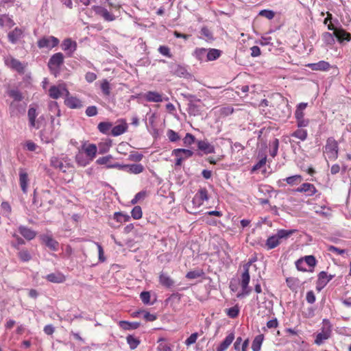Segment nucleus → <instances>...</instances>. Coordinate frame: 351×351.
Masks as SVG:
<instances>
[{
    "instance_id": "1",
    "label": "nucleus",
    "mask_w": 351,
    "mask_h": 351,
    "mask_svg": "<svg viewBox=\"0 0 351 351\" xmlns=\"http://www.w3.org/2000/svg\"><path fill=\"white\" fill-rule=\"evenodd\" d=\"M298 230L295 229H280L278 230L276 234H273L267 238L265 242V247L267 250H272L278 246L282 240H287Z\"/></svg>"
},
{
    "instance_id": "2",
    "label": "nucleus",
    "mask_w": 351,
    "mask_h": 351,
    "mask_svg": "<svg viewBox=\"0 0 351 351\" xmlns=\"http://www.w3.org/2000/svg\"><path fill=\"white\" fill-rule=\"evenodd\" d=\"M252 262V261H250L243 265V272L241 274V281L242 291L241 293L237 294V298H243L246 295H248L252 291V289L248 287L250 280L249 269Z\"/></svg>"
},
{
    "instance_id": "3",
    "label": "nucleus",
    "mask_w": 351,
    "mask_h": 351,
    "mask_svg": "<svg viewBox=\"0 0 351 351\" xmlns=\"http://www.w3.org/2000/svg\"><path fill=\"white\" fill-rule=\"evenodd\" d=\"M64 64V56L61 52L54 53L48 62V67L51 73L56 75L59 73L60 66Z\"/></svg>"
},
{
    "instance_id": "4",
    "label": "nucleus",
    "mask_w": 351,
    "mask_h": 351,
    "mask_svg": "<svg viewBox=\"0 0 351 351\" xmlns=\"http://www.w3.org/2000/svg\"><path fill=\"white\" fill-rule=\"evenodd\" d=\"M60 40L58 38L53 36H45L37 41V46L39 49L46 48L51 49L58 46Z\"/></svg>"
},
{
    "instance_id": "5",
    "label": "nucleus",
    "mask_w": 351,
    "mask_h": 351,
    "mask_svg": "<svg viewBox=\"0 0 351 351\" xmlns=\"http://www.w3.org/2000/svg\"><path fill=\"white\" fill-rule=\"evenodd\" d=\"M338 144L333 138H328L325 145V152L330 159L335 160L338 157Z\"/></svg>"
},
{
    "instance_id": "6",
    "label": "nucleus",
    "mask_w": 351,
    "mask_h": 351,
    "mask_svg": "<svg viewBox=\"0 0 351 351\" xmlns=\"http://www.w3.org/2000/svg\"><path fill=\"white\" fill-rule=\"evenodd\" d=\"M62 90L65 93L66 98L64 104L67 107L71 109H79L83 106L81 100L75 97L71 96L67 88H63Z\"/></svg>"
},
{
    "instance_id": "7",
    "label": "nucleus",
    "mask_w": 351,
    "mask_h": 351,
    "mask_svg": "<svg viewBox=\"0 0 351 351\" xmlns=\"http://www.w3.org/2000/svg\"><path fill=\"white\" fill-rule=\"evenodd\" d=\"M5 63L9 68L17 71L20 74L25 73L27 64H23L21 61L13 57L6 59Z\"/></svg>"
},
{
    "instance_id": "8",
    "label": "nucleus",
    "mask_w": 351,
    "mask_h": 351,
    "mask_svg": "<svg viewBox=\"0 0 351 351\" xmlns=\"http://www.w3.org/2000/svg\"><path fill=\"white\" fill-rule=\"evenodd\" d=\"M337 41L341 45H344L351 40V34L346 32L341 25L338 27V30L335 32Z\"/></svg>"
},
{
    "instance_id": "9",
    "label": "nucleus",
    "mask_w": 351,
    "mask_h": 351,
    "mask_svg": "<svg viewBox=\"0 0 351 351\" xmlns=\"http://www.w3.org/2000/svg\"><path fill=\"white\" fill-rule=\"evenodd\" d=\"M38 116L36 109L34 107H30L27 112V117L29 119V125L30 128L38 129L40 127V120L43 117H40L36 121V119Z\"/></svg>"
},
{
    "instance_id": "10",
    "label": "nucleus",
    "mask_w": 351,
    "mask_h": 351,
    "mask_svg": "<svg viewBox=\"0 0 351 351\" xmlns=\"http://www.w3.org/2000/svg\"><path fill=\"white\" fill-rule=\"evenodd\" d=\"M93 9L96 14L102 17L104 19V20L106 21H108V22L113 21L116 19V17L114 14L110 13L106 8H105L102 6L95 5L93 8Z\"/></svg>"
},
{
    "instance_id": "11",
    "label": "nucleus",
    "mask_w": 351,
    "mask_h": 351,
    "mask_svg": "<svg viewBox=\"0 0 351 351\" xmlns=\"http://www.w3.org/2000/svg\"><path fill=\"white\" fill-rule=\"evenodd\" d=\"M61 47L69 56H71L77 49V43L68 38L62 41Z\"/></svg>"
},
{
    "instance_id": "12",
    "label": "nucleus",
    "mask_w": 351,
    "mask_h": 351,
    "mask_svg": "<svg viewBox=\"0 0 351 351\" xmlns=\"http://www.w3.org/2000/svg\"><path fill=\"white\" fill-rule=\"evenodd\" d=\"M295 192L304 193L308 196H313L317 193V189L313 184L303 183L300 187L295 189Z\"/></svg>"
},
{
    "instance_id": "13",
    "label": "nucleus",
    "mask_w": 351,
    "mask_h": 351,
    "mask_svg": "<svg viewBox=\"0 0 351 351\" xmlns=\"http://www.w3.org/2000/svg\"><path fill=\"white\" fill-rule=\"evenodd\" d=\"M208 199V191L206 188L200 189L193 198V203L199 206L203 204L204 201Z\"/></svg>"
},
{
    "instance_id": "14",
    "label": "nucleus",
    "mask_w": 351,
    "mask_h": 351,
    "mask_svg": "<svg viewBox=\"0 0 351 351\" xmlns=\"http://www.w3.org/2000/svg\"><path fill=\"white\" fill-rule=\"evenodd\" d=\"M23 36V30L19 27H15L8 34L9 42L12 44H16Z\"/></svg>"
},
{
    "instance_id": "15",
    "label": "nucleus",
    "mask_w": 351,
    "mask_h": 351,
    "mask_svg": "<svg viewBox=\"0 0 351 351\" xmlns=\"http://www.w3.org/2000/svg\"><path fill=\"white\" fill-rule=\"evenodd\" d=\"M334 277L335 275H328L324 271L319 272L318 274L317 285L321 287L318 289L320 290L324 288Z\"/></svg>"
},
{
    "instance_id": "16",
    "label": "nucleus",
    "mask_w": 351,
    "mask_h": 351,
    "mask_svg": "<svg viewBox=\"0 0 351 351\" xmlns=\"http://www.w3.org/2000/svg\"><path fill=\"white\" fill-rule=\"evenodd\" d=\"M197 145L198 149L205 154L215 153V147L207 141H197Z\"/></svg>"
},
{
    "instance_id": "17",
    "label": "nucleus",
    "mask_w": 351,
    "mask_h": 351,
    "mask_svg": "<svg viewBox=\"0 0 351 351\" xmlns=\"http://www.w3.org/2000/svg\"><path fill=\"white\" fill-rule=\"evenodd\" d=\"M307 66L313 71H326L330 68L329 62L321 60L316 63H310Z\"/></svg>"
},
{
    "instance_id": "18",
    "label": "nucleus",
    "mask_w": 351,
    "mask_h": 351,
    "mask_svg": "<svg viewBox=\"0 0 351 351\" xmlns=\"http://www.w3.org/2000/svg\"><path fill=\"white\" fill-rule=\"evenodd\" d=\"M19 232L25 239L28 241L34 239L36 236V232L25 226H20L19 227Z\"/></svg>"
},
{
    "instance_id": "19",
    "label": "nucleus",
    "mask_w": 351,
    "mask_h": 351,
    "mask_svg": "<svg viewBox=\"0 0 351 351\" xmlns=\"http://www.w3.org/2000/svg\"><path fill=\"white\" fill-rule=\"evenodd\" d=\"M42 241L45 244V245L49 247L52 251H58L59 243L57 241L53 239L51 236L49 235H43L42 236Z\"/></svg>"
},
{
    "instance_id": "20",
    "label": "nucleus",
    "mask_w": 351,
    "mask_h": 351,
    "mask_svg": "<svg viewBox=\"0 0 351 351\" xmlns=\"http://www.w3.org/2000/svg\"><path fill=\"white\" fill-rule=\"evenodd\" d=\"M171 72L176 76L180 77H188L190 75L189 73L185 66L180 64H174L171 66Z\"/></svg>"
},
{
    "instance_id": "21",
    "label": "nucleus",
    "mask_w": 351,
    "mask_h": 351,
    "mask_svg": "<svg viewBox=\"0 0 351 351\" xmlns=\"http://www.w3.org/2000/svg\"><path fill=\"white\" fill-rule=\"evenodd\" d=\"M28 182H29V179H28V175H27V172L24 169H19V183H20V186L21 188V190L24 193H27Z\"/></svg>"
},
{
    "instance_id": "22",
    "label": "nucleus",
    "mask_w": 351,
    "mask_h": 351,
    "mask_svg": "<svg viewBox=\"0 0 351 351\" xmlns=\"http://www.w3.org/2000/svg\"><path fill=\"white\" fill-rule=\"evenodd\" d=\"M24 111L25 110L22 108L21 105L15 101H12L9 106V113L11 117H19Z\"/></svg>"
},
{
    "instance_id": "23",
    "label": "nucleus",
    "mask_w": 351,
    "mask_h": 351,
    "mask_svg": "<svg viewBox=\"0 0 351 351\" xmlns=\"http://www.w3.org/2000/svg\"><path fill=\"white\" fill-rule=\"evenodd\" d=\"M159 282L166 288H171L174 285V280L167 273L162 271L159 275Z\"/></svg>"
},
{
    "instance_id": "24",
    "label": "nucleus",
    "mask_w": 351,
    "mask_h": 351,
    "mask_svg": "<svg viewBox=\"0 0 351 351\" xmlns=\"http://www.w3.org/2000/svg\"><path fill=\"white\" fill-rule=\"evenodd\" d=\"M234 339V332H230L225 339L217 346L216 351H226Z\"/></svg>"
},
{
    "instance_id": "25",
    "label": "nucleus",
    "mask_w": 351,
    "mask_h": 351,
    "mask_svg": "<svg viewBox=\"0 0 351 351\" xmlns=\"http://www.w3.org/2000/svg\"><path fill=\"white\" fill-rule=\"evenodd\" d=\"M144 98L149 102H161L163 100L162 95L156 91H147Z\"/></svg>"
},
{
    "instance_id": "26",
    "label": "nucleus",
    "mask_w": 351,
    "mask_h": 351,
    "mask_svg": "<svg viewBox=\"0 0 351 351\" xmlns=\"http://www.w3.org/2000/svg\"><path fill=\"white\" fill-rule=\"evenodd\" d=\"M45 278L53 283H62L65 281V276L60 272L49 274L46 276Z\"/></svg>"
},
{
    "instance_id": "27",
    "label": "nucleus",
    "mask_w": 351,
    "mask_h": 351,
    "mask_svg": "<svg viewBox=\"0 0 351 351\" xmlns=\"http://www.w3.org/2000/svg\"><path fill=\"white\" fill-rule=\"evenodd\" d=\"M119 326L125 330H131L138 328L141 326V323L138 322H130L128 321H120Z\"/></svg>"
},
{
    "instance_id": "28",
    "label": "nucleus",
    "mask_w": 351,
    "mask_h": 351,
    "mask_svg": "<svg viewBox=\"0 0 351 351\" xmlns=\"http://www.w3.org/2000/svg\"><path fill=\"white\" fill-rule=\"evenodd\" d=\"M322 39L324 43L327 46H332L335 44V33L325 32L322 34Z\"/></svg>"
},
{
    "instance_id": "29",
    "label": "nucleus",
    "mask_w": 351,
    "mask_h": 351,
    "mask_svg": "<svg viewBox=\"0 0 351 351\" xmlns=\"http://www.w3.org/2000/svg\"><path fill=\"white\" fill-rule=\"evenodd\" d=\"M145 168L141 164L126 165L125 171L129 173L138 174L144 171Z\"/></svg>"
},
{
    "instance_id": "30",
    "label": "nucleus",
    "mask_w": 351,
    "mask_h": 351,
    "mask_svg": "<svg viewBox=\"0 0 351 351\" xmlns=\"http://www.w3.org/2000/svg\"><path fill=\"white\" fill-rule=\"evenodd\" d=\"M187 112L190 116H199L202 112V106L197 104H188Z\"/></svg>"
},
{
    "instance_id": "31",
    "label": "nucleus",
    "mask_w": 351,
    "mask_h": 351,
    "mask_svg": "<svg viewBox=\"0 0 351 351\" xmlns=\"http://www.w3.org/2000/svg\"><path fill=\"white\" fill-rule=\"evenodd\" d=\"M128 129V125L125 122L122 124L115 125L111 129V134L113 136H119L126 132Z\"/></svg>"
},
{
    "instance_id": "32",
    "label": "nucleus",
    "mask_w": 351,
    "mask_h": 351,
    "mask_svg": "<svg viewBox=\"0 0 351 351\" xmlns=\"http://www.w3.org/2000/svg\"><path fill=\"white\" fill-rule=\"evenodd\" d=\"M208 51L205 48H197L193 53L194 56L201 62H207Z\"/></svg>"
},
{
    "instance_id": "33",
    "label": "nucleus",
    "mask_w": 351,
    "mask_h": 351,
    "mask_svg": "<svg viewBox=\"0 0 351 351\" xmlns=\"http://www.w3.org/2000/svg\"><path fill=\"white\" fill-rule=\"evenodd\" d=\"M173 154L175 156H178L180 154L183 159H185L191 157L193 155V152L187 149L178 148L173 150Z\"/></svg>"
},
{
    "instance_id": "34",
    "label": "nucleus",
    "mask_w": 351,
    "mask_h": 351,
    "mask_svg": "<svg viewBox=\"0 0 351 351\" xmlns=\"http://www.w3.org/2000/svg\"><path fill=\"white\" fill-rule=\"evenodd\" d=\"M264 339V335L263 334L258 335L255 337L252 343V351H260L262 343Z\"/></svg>"
},
{
    "instance_id": "35",
    "label": "nucleus",
    "mask_w": 351,
    "mask_h": 351,
    "mask_svg": "<svg viewBox=\"0 0 351 351\" xmlns=\"http://www.w3.org/2000/svg\"><path fill=\"white\" fill-rule=\"evenodd\" d=\"M112 127V123L107 121L100 122L97 125L99 131L104 134H108Z\"/></svg>"
},
{
    "instance_id": "36",
    "label": "nucleus",
    "mask_w": 351,
    "mask_h": 351,
    "mask_svg": "<svg viewBox=\"0 0 351 351\" xmlns=\"http://www.w3.org/2000/svg\"><path fill=\"white\" fill-rule=\"evenodd\" d=\"M126 341L131 350L136 349L141 343V341L138 338L135 337L132 335H129L127 336Z\"/></svg>"
},
{
    "instance_id": "37",
    "label": "nucleus",
    "mask_w": 351,
    "mask_h": 351,
    "mask_svg": "<svg viewBox=\"0 0 351 351\" xmlns=\"http://www.w3.org/2000/svg\"><path fill=\"white\" fill-rule=\"evenodd\" d=\"M7 93L8 96L14 99V101H21L24 98L21 92L18 89H10Z\"/></svg>"
},
{
    "instance_id": "38",
    "label": "nucleus",
    "mask_w": 351,
    "mask_h": 351,
    "mask_svg": "<svg viewBox=\"0 0 351 351\" xmlns=\"http://www.w3.org/2000/svg\"><path fill=\"white\" fill-rule=\"evenodd\" d=\"M221 51L217 49H210L208 51L206 60L208 61H213L220 57Z\"/></svg>"
},
{
    "instance_id": "39",
    "label": "nucleus",
    "mask_w": 351,
    "mask_h": 351,
    "mask_svg": "<svg viewBox=\"0 0 351 351\" xmlns=\"http://www.w3.org/2000/svg\"><path fill=\"white\" fill-rule=\"evenodd\" d=\"M205 273L203 269H197L193 271H190L186 273V278L188 279H195L197 278L203 277Z\"/></svg>"
},
{
    "instance_id": "40",
    "label": "nucleus",
    "mask_w": 351,
    "mask_h": 351,
    "mask_svg": "<svg viewBox=\"0 0 351 351\" xmlns=\"http://www.w3.org/2000/svg\"><path fill=\"white\" fill-rule=\"evenodd\" d=\"M113 219L119 223L127 222L130 219V216L122 212H116L113 215Z\"/></svg>"
},
{
    "instance_id": "41",
    "label": "nucleus",
    "mask_w": 351,
    "mask_h": 351,
    "mask_svg": "<svg viewBox=\"0 0 351 351\" xmlns=\"http://www.w3.org/2000/svg\"><path fill=\"white\" fill-rule=\"evenodd\" d=\"M62 95L61 90L58 86H51L49 89V95L51 98L57 99Z\"/></svg>"
},
{
    "instance_id": "42",
    "label": "nucleus",
    "mask_w": 351,
    "mask_h": 351,
    "mask_svg": "<svg viewBox=\"0 0 351 351\" xmlns=\"http://www.w3.org/2000/svg\"><path fill=\"white\" fill-rule=\"evenodd\" d=\"M112 146V141L110 139L106 140L105 142L99 144V154H103L108 152L110 147Z\"/></svg>"
},
{
    "instance_id": "43",
    "label": "nucleus",
    "mask_w": 351,
    "mask_h": 351,
    "mask_svg": "<svg viewBox=\"0 0 351 351\" xmlns=\"http://www.w3.org/2000/svg\"><path fill=\"white\" fill-rule=\"evenodd\" d=\"M291 136L295 137L301 141H305L307 138V131L303 129H298L291 134Z\"/></svg>"
},
{
    "instance_id": "44",
    "label": "nucleus",
    "mask_w": 351,
    "mask_h": 351,
    "mask_svg": "<svg viewBox=\"0 0 351 351\" xmlns=\"http://www.w3.org/2000/svg\"><path fill=\"white\" fill-rule=\"evenodd\" d=\"M49 110L56 114L57 117H60L61 112L57 101H51L49 103Z\"/></svg>"
},
{
    "instance_id": "45",
    "label": "nucleus",
    "mask_w": 351,
    "mask_h": 351,
    "mask_svg": "<svg viewBox=\"0 0 351 351\" xmlns=\"http://www.w3.org/2000/svg\"><path fill=\"white\" fill-rule=\"evenodd\" d=\"M287 183L289 185H294L299 184L302 180V177L300 175H294L292 176L287 177L285 179Z\"/></svg>"
},
{
    "instance_id": "46",
    "label": "nucleus",
    "mask_w": 351,
    "mask_h": 351,
    "mask_svg": "<svg viewBox=\"0 0 351 351\" xmlns=\"http://www.w3.org/2000/svg\"><path fill=\"white\" fill-rule=\"evenodd\" d=\"M330 337L328 332H322L317 335L315 343L317 345H321L324 340L328 339Z\"/></svg>"
},
{
    "instance_id": "47",
    "label": "nucleus",
    "mask_w": 351,
    "mask_h": 351,
    "mask_svg": "<svg viewBox=\"0 0 351 351\" xmlns=\"http://www.w3.org/2000/svg\"><path fill=\"white\" fill-rule=\"evenodd\" d=\"M51 165L54 168L59 169L60 170L65 172L66 170L64 169V165L62 161H60L57 157H52L50 160Z\"/></svg>"
},
{
    "instance_id": "48",
    "label": "nucleus",
    "mask_w": 351,
    "mask_h": 351,
    "mask_svg": "<svg viewBox=\"0 0 351 351\" xmlns=\"http://www.w3.org/2000/svg\"><path fill=\"white\" fill-rule=\"evenodd\" d=\"M97 146L95 144H89L85 149V152L91 159L95 158L97 153Z\"/></svg>"
},
{
    "instance_id": "49",
    "label": "nucleus",
    "mask_w": 351,
    "mask_h": 351,
    "mask_svg": "<svg viewBox=\"0 0 351 351\" xmlns=\"http://www.w3.org/2000/svg\"><path fill=\"white\" fill-rule=\"evenodd\" d=\"M131 215L134 219H141L143 215L141 207L140 206H135L131 211Z\"/></svg>"
},
{
    "instance_id": "50",
    "label": "nucleus",
    "mask_w": 351,
    "mask_h": 351,
    "mask_svg": "<svg viewBox=\"0 0 351 351\" xmlns=\"http://www.w3.org/2000/svg\"><path fill=\"white\" fill-rule=\"evenodd\" d=\"M20 260L23 262H27L31 260L32 256L27 250H23L18 253Z\"/></svg>"
},
{
    "instance_id": "51",
    "label": "nucleus",
    "mask_w": 351,
    "mask_h": 351,
    "mask_svg": "<svg viewBox=\"0 0 351 351\" xmlns=\"http://www.w3.org/2000/svg\"><path fill=\"white\" fill-rule=\"evenodd\" d=\"M228 316L230 318H236L239 313V308L237 305L232 306L226 310Z\"/></svg>"
},
{
    "instance_id": "52",
    "label": "nucleus",
    "mask_w": 351,
    "mask_h": 351,
    "mask_svg": "<svg viewBox=\"0 0 351 351\" xmlns=\"http://www.w3.org/2000/svg\"><path fill=\"white\" fill-rule=\"evenodd\" d=\"M101 90L103 94L106 96H109L110 94V86L107 80H104L101 84Z\"/></svg>"
},
{
    "instance_id": "53",
    "label": "nucleus",
    "mask_w": 351,
    "mask_h": 351,
    "mask_svg": "<svg viewBox=\"0 0 351 351\" xmlns=\"http://www.w3.org/2000/svg\"><path fill=\"white\" fill-rule=\"evenodd\" d=\"M167 135L171 142H176L180 139L178 133L171 129L167 130Z\"/></svg>"
},
{
    "instance_id": "54",
    "label": "nucleus",
    "mask_w": 351,
    "mask_h": 351,
    "mask_svg": "<svg viewBox=\"0 0 351 351\" xmlns=\"http://www.w3.org/2000/svg\"><path fill=\"white\" fill-rule=\"evenodd\" d=\"M182 95L189 101V104H196V102H201V99H198L195 95L189 93H182Z\"/></svg>"
},
{
    "instance_id": "55",
    "label": "nucleus",
    "mask_w": 351,
    "mask_h": 351,
    "mask_svg": "<svg viewBox=\"0 0 351 351\" xmlns=\"http://www.w3.org/2000/svg\"><path fill=\"white\" fill-rule=\"evenodd\" d=\"M150 293L149 291H143L140 294V298L143 304H153L154 302H150Z\"/></svg>"
},
{
    "instance_id": "56",
    "label": "nucleus",
    "mask_w": 351,
    "mask_h": 351,
    "mask_svg": "<svg viewBox=\"0 0 351 351\" xmlns=\"http://www.w3.org/2000/svg\"><path fill=\"white\" fill-rule=\"evenodd\" d=\"M143 155L137 152H132L129 155L128 159L134 161V162H140L143 159Z\"/></svg>"
},
{
    "instance_id": "57",
    "label": "nucleus",
    "mask_w": 351,
    "mask_h": 351,
    "mask_svg": "<svg viewBox=\"0 0 351 351\" xmlns=\"http://www.w3.org/2000/svg\"><path fill=\"white\" fill-rule=\"evenodd\" d=\"M75 160L77 164L82 167H85L88 163L82 153L77 154L75 156Z\"/></svg>"
},
{
    "instance_id": "58",
    "label": "nucleus",
    "mask_w": 351,
    "mask_h": 351,
    "mask_svg": "<svg viewBox=\"0 0 351 351\" xmlns=\"http://www.w3.org/2000/svg\"><path fill=\"white\" fill-rule=\"evenodd\" d=\"M201 34L206 38L208 40H214L212 32L210 31V29L204 26L201 29Z\"/></svg>"
},
{
    "instance_id": "59",
    "label": "nucleus",
    "mask_w": 351,
    "mask_h": 351,
    "mask_svg": "<svg viewBox=\"0 0 351 351\" xmlns=\"http://www.w3.org/2000/svg\"><path fill=\"white\" fill-rule=\"evenodd\" d=\"M304 263H306L309 267H314L317 263V261L314 256L308 255L304 258Z\"/></svg>"
},
{
    "instance_id": "60",
    "label": "nucleus",
    "mask_w": 351,
    "mask_h": 351,
    "mask_svg": "<svg viewBox=\"0 0 351 351\" xmlns=\"http://www.w3.org/2000/svg\"><path fill=\"white\" fill-rule=\"evenodd\" d=\"M272 146H273V148L270 151L269 154L271 157L274 158L278 154V147H279V141L278 138H275L274 140V141L272 143Z\"/></svg>"
},
{
    "instance_id": "61",
    "label": "nucleus",
    "mask_w": 351,
    "mask_h": 351,
    "mask_svg": "<svg viewBox=\"0 0 351 351\" xmlns=\"http://www.w3.org/2000/svg\"><path fill=\"white\" fill-rule=\"evenodd\" d=\"M195 136L190 133H187L185 137L183 138L184 144L186 146L192 145L193 143H195Z\"/></svg>"
},
{
    "instance_id": "62",
    "label": "nucleus",
    "mask_w": 351,
    "mask_h": 351,
    "mask_svg": "<svg viewBox=\"0 0 351 351\" xmlns=\"http://www.w3.org/2000/svg\"><path fill=\"white\" fill-rule=\"evenodd\" d=\"M259 15L261 16H264L267 19H272L275 16V13L274 11L270 10H263L260 11Z\"/></svg>"
},
{
    "instance_id": "63",
    "label": "nucleus",
    "mask_w": 351,
    "mask_h": 351,
    "mask_svg": "<svg viewBox=\"0 0 351 351\" xmlns=\"http://www.w3.org/2000/svg\"><path fill=\"white\" fill-rule=\"evenodd\" d=\"M158 51L165 56H167L168 58L172 57V54L170 52V49L167 46H160L158 48Z\"/></svg>"
},
{
    "instance_id": "64",
    "label": "nucleus",
    "mask_w": 351,
    "mask_h": 351,
    "mask_svg": "<svg viewBox=\"0 0 351 351\" xmlns=\"http://www.w3.org/2000/svg\"><path fill=\"white\" fill-rule=\"evenodd\" d=\"M162 341L159 343L158 346V351H172L171 347L169 344L164 342L163 339H160L159 341Z\"/></svg>"
}]
</instances>
